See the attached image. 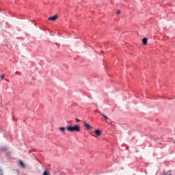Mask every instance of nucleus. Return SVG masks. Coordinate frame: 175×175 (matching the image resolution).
<instances>
[{
  "instance_id": "nucleus-1",
  "label": "nucleus",
  "mask_w": 175,
  "mask_h": 175,
  "mask_svg": "<svg viewBox=\"0 0 175 175\" xmlns=\"http://www.w3.org/2000/svg\"><path fill=\"white\" fill-rule=\"evenodd\" d=\"M80 125L79 124H76L73 126H67V131L68 132H80Z\"/></svg>"
},
{
  "instance_id": "nucleus-2",
  "label": "nucleus",
  "mask_w": 175,
  "mask_h": 175,
  "mask_svg": "<svg viewBox=\"0 0 175 175\" xmlns=\"http://www.w3.org/2000/svg\"><path fill=\"white\" fill-rule=\"evenodd\" d=\"M57 18H58V14H55V16H51V17H49L48 18V20L49 21H55V20H57Z\"/></svg>"
},
{
  "instance_id": "nucleus-3",
  "label": "nucleus",
  "mask_w": 175,
  "mask_h": 175,
  "mask_svg": "<svg viewBox=\"0 0 175 175\" xmlns=\"http://www.w3.org/2000/svg\"><path fill=\"white\" fill-rule=\"evenodd\" d=\"M84 126H85L88 131H90V129H92V126L85 122H84Z\"/></svg>"
},
{
  "instance_id": "nucleus-4",
  "label": "nucleus",
  "mask_w": 175,
  "mask_h": 175,
  "mask_svg": "<svg viewBox=\"0 0 175 175\" xmlns=\"http://www.w3.org/2000/svg\"><path fill=\"white\" fill-rule=\"evenodd\" d=\"M59 130L60 132H62V133H65V131H68V126L66 127H59Z\"/></svg>"
},
{
  "instance_id": "nucleus-5",
  "label": "nucleus",
  "mask_w": 175,
  "mask_h": 175,
  "mask_svg": "<svg viewBox=\"0 0 175 175\" xmlns=\"http://www.w3.org/2000/svg\"><path fill=\"white\" fill-rule=\"evenodd\" d=\"M96 135H97V136H100V135L102 134V131H100V130L98 129L96 130L95 131Z\"/></svg>"
},
{
  "instance_id": "nucleus-6",
  "label": "nucleus",
  "mask_w": 175,
  "mask_h": 175,
  "mask_svg": "<svg viewBox=\"0 0 175 175\" xmlns=\"http://www.w3.org/2000/svg\"><path fill=\"white\" fill-rule=\"evenodd\" d=\"M142 43L144 46H146V44H147V38H144L142 39Z\"/></svg>"
},
{
  "instance_id": "nucleus-7",
  "label": "nucleus",
  "mask_w": 175,
  "mask_h": 175,
  "mask_svg": "<svg viewBox=\"0 0 175 175\" xmlns=\"http://www.w3.org/2000/svg\"><path fill=\"white\" fill-rule=\"evenodd\" d=\"M19 165L22 167H25V165L24 164V163L21 161H19Z\"/></svg>"
},
{
  "instance_id": "nucleus-8",
  "label": "nucleus",
  "mask_w": 175,
  "mask_h": 175,
  "mask_svg": "<svg viewBox=\"0 0 175 175\" xmlns=\"http://www.w3.org/2000/svg\"><path fill=\"white\" fill-rule=\"evenodd\" d=\"M100 114L101 116H103V117H104V118H105V120H109V118H107V116H106L105 114H103L102 112H100Z\"/></svg>"
},
{
  "instance_id": "nucleus-9",
  "label": "nucleus",
  "mask_w": 175,
  "mask_h": 175,
  "mask_svg": "<svg viewBox=\"0 0 175 175\" xmlns=\"http://www.w3.org/2000/svg\"><path fill=\"white\" fill-rule=\"evenodd\" d=\"M42 175H50V173H49V171H44Z\"/></svg>"
},
{
  "instance_id": "nucleus-10",
  "label": "nucleus",
  "mask_w": 175,
  "mask_h": 175,
  "mask_svg": "<svg viewBox=\"0 0 175 175\" xmlns=\"http://www.w3.org/2000/svg\"><path fill=\"white\" fill-rule=\"evenodd\" d=\"M1 77V80H3V77H5V74H3Z\"/></svg>"
},
{
  "instance_id": "nucleus-11",
  "label": "nucleus",
  "mask_w": 175,
  "mask_h": 175,
  "mask_svg": "<svg viewBox=\"0 0 175 175\" xmlns=\"http://www.w3.org/2000/svg\"><path fill=\"white\" fill-rule=\"evenodd\" d=\"M75 121H76V122H80V120H79L78 118H76Z\"/></svg>"
},
{
  "instance_id": "nucleus-12",
  "label": "nucleus",
  "mask_w": 175,
  "mask_h": 175,
  "mask_svg": "<svg viewBox=\"0 0 175 175\" xmlns=\"http://www.w3.org/2000/svg\"><path fill=\"white\" fill-rule=\"evenodd\" d=\"M0 175H3V172L1 170H0Z\"/></svg>"
},
{
  "instance_id": "nucleus-13",
  "label": "nucleus",
  "mask_w": 175,
  "mask_h": 175,
  "mask_svg": "<svg viewBox=\"0 0 175 175\" xmlns=\"http://www.w3.org/2000/svg\"><path fill=\"white\" fill-rule=\"evenodd\" d=\"M120 13H121V12H120V10H118V11L117 12V14H120Z\"/></svg>"
}]
</instances>
